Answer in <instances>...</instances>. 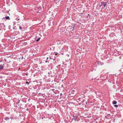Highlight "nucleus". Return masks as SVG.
<instances>
[{
  "mask_svg": "<svg viewBox=\"0 0 123 123\" xmlns=\"http://www.w3.org/2000/svg\"><path fill=\"white\" fill-rule=\"evenodd\" d=\"M49 77L50 76H51V77H53V76L52 75H49Z\"/></svg>",
  "mask_w": 123,
  "mask_h": 123,
  "instance_id": "5701e85b",
  "label": "nucleus"
},
{
  "mask_svg": "<svg viewBox=\"0 0 123 123\" xmlns=\"http://www.w3.org/2000/svg\"><path fill=\"white\" fill-rule=\"evenodd\" d=\"M88 16H90V14H88Z\"/></svg>",
  "mask_w": 123,
  "mask_h": 123,
  "instance_id": "c85d7f7f",
  "label": "nucleus"
},
{
  "mask_svg": "<svg viewBox=\"0 0 123 123\" xmlns=\"http://www.w3.org/2000/svg\"><path fill=\"white\" fill-rule=\"evenodd\" d=\"M40 37H39V38L38 39H37L36 40V41L37 42H38V41L39 40H40Z\"/></svg>",
  "mask_w": 123,
  "mask_h": 123,
  "instance_id": "f8f14e48",
  "label": "nucleus"
},
{
  "mask_svg": "<svg viewBox=\"0 0 123 123\" xmlns=\"http://www.w3.org/2000/svg\"><path fill=\"white\" fill-rule=\"evenodd\" d=\"M110 115V114H108L106 115V116H105V117H106V118H107V117H108H108H109V116Z\"/></svg>",
  "mask_w": 123,
  "mask_h": 123,
  "instance_id": "1a4fd4ad",
  "label": "nucleus"
},
{
  "mask_svg": "<svg viewBox=\"0 0 123 123\" xmlns=\"http://www.w3.org/2000/svg\"><path fill=\"white\" fill-rule=\"evenodd\" d=\"M109 35L110 37H113L115 35V34L114 32L111 33L109 34Z\"/></svg>",
  "mask_w": 123,
  "mask_h": 123,
  "instance_id": "f257e3e1",
  "label": "nucleus"
},
{
  "mask_svg": "<svg viewBox=\"0 0 123 123\" xmlns=\"http://www.w3.org/2000/svg\"><path fill=\"white\" fill-rule=\"evenodd\" d=\"M98 64L99 65H102L104 63L103 62H101L100 61H98L97 62Z\"/></svg>",
  "mask_w": 123,
  "mask_h": 123,
  "instance_id": "7ed1b4c3",
  "label": "nucleus"
},
{
  "mask_svg": "<svg viewBox=\"0 0 123 123\" xmlns=\"http://www.w3.org/2000/svg\"><path fill=\"white\" fill-rule=\"evenodd\" d=\"M63 86L62 85V86H61V87H63Z\"/></svg>",
  "mask_w": 123,
  "mask_h": 123,
  "instance_id": "72a5a7b5",
  "label": "nucleus"
},
{
  "mask_svg": "<svg viewBox=\"0 0 123 123\" xmlns=\"http://www.w3.org/2000/svg\"><path fill=\"white\" fill-rule=\"evenodd\" d=\"M86 102V104H87V102Z\"/></svg>",
  "mask_w": 123,
  "mask_h": 123,
  "instance_id": "f704fd0d",
  "label": "nucleus"
},
{
  "mask_svg": "<svg viewBox=\"0 0 123 123\" xmlns=\"http://www.w3.org/2000/svg\"><path fill=\"white\" fill-rule=\"evenodd\" d=\"M75 25H74V27H73V30H72V31H73V29L75 28Z\"/></svg>",
  "mask_w": 123,
  "mask_h": 123,
  "instance_id": "4be33fe9",
  "label": "nucleus"
},
{
  "mask_svg": "<svg viewBox=\"0 0 123 123\" xmlns=\"http://www.w3.org/2000/svg\"><path fill=\"white\" fill-rule=\"evenodd\" d=\"M67 56H69V55H68V54H67Z\"/></svg>",
  "mask_w": 123,
  "mask_h": 123,
  "instance_id": "b1692460",
  "label": "nucleus"
},
{
  "mask_svg": "<svg viewBox=\"0 0 123 123\" xmlns=\"http://www.w3.org/2000/svg\"><path fill=\"white\" fill-rule=\"evenodd\" d=\"M54 53H55V55H57L58 53H57L56 52H54Z\"/></svg>",
  "mask_w": 123,
  "mask_h": 123,
  "instance_id": "a211bd4d",
  "label": "nucleus"
},
{
  "mask_svg": "<svg viewBox=\"0 0 123 123\" xmlns=\"http://www.w3.org/2000/svg\"><path fill=\"white\" fill-rule=\"evenodd\" d=\"M26 84H28V83L27 82H26Z\"/></svg>",
  "mask_w": 123,
  "mask_h": 123,
  "instance_id": "c756f323",
  "label": "nucleus"
},
{
  "mask_svg": "<svg viewBox=\"0 0 123 123\" xmlns=\"http://www.w3.org/2000/svg\"><path fill=\"white\" fill-rule=\"evenodd\" d=\"M45 62H47V61H45Z\"/></svg>",
  "mask_w": 123,
  "mask_h": 123,
  "instance_id": "c9c22d12",
  "label": "nucleus"
},
{
  "mask_svg": "<svg viewBox=\"0 0 123 123\" xmlns=\"http://www.w3.org/2000/svg\"><path fill=\"white\" fill-rule=\"evenodd\" d=\"M4 17L2 19H4Z\"/></svg>",
  "mask_w": 123,
  "mask_h": 123,
  "instance_id": "ea45409f",
  "label": "nucleus"
},
{
  "mask_svg": "<svg viewBox=\"0 0 123 123\" xmlns=\"http://www.w3.org/2000/svg\"><path fill=\"white\" fill-rule=\"evenodd\" d=\"M105 2H104L103 1H102V2H101V4H102V5H101V6H102V5H103L104 3H105Z\"/></svg>",
  "mask_w": 123,
  "mask_h": 123,
  "instance_id": "4468645a",
  "label": "nucleus"
},
{
  "mask_svg": "<svg viewBox=\"0 0 123 123\" xmlns=\"http://www.w3.org/2000/svg\"><path fill=\"white\" fill-rule=\"evenodd\" d=\"M108 82H111V80H108Z\"/></svg>",
  "mask_w": 123,
  "mask_h": 123,
  "instance_id": "dca6fc26",
  "label": "nucleus"
},
{
  "mask_svg": "<svg viewBox=\"0 0 123 123\" xmlns=\"http://www.w3.org/2000/svg\"><path fill=\"white\" fill-rule=\"evenodd\" d=\"M48 74H50V73L49 72L48 73Z\"/></svg>",
  "mask_w": 123,
  "mask_h": 123,
  "instance_id": "2f4dec72",
  "label": "nucleus"
},
{
  "mask_svg": "<svg viewBox=\"0 0 123 123\" xmlns=\"http://www.w3.org/2000/svg\"><path fill=\"white\" fill-rule=\"evenodd\" d=\"M117 103V102L116 101H114L112 102V103L114 105H115Z\"/></svg>",
  "mask_w": 123,
  "mask_h": 123,
  "instance_id": "0eeeda50",
  "label": "nucleus"
},
{
  "mask_svg": "<svg viewBox=\"0 0 123 123\" xmlns=\"http://www.w3.org/2000/svg\"><path fill=\"white\" fill-rule=\"evenodd\" d=\"M0 25L1 26H2L3 25L4 26V27H5V25H4V23L0 24Z\"/></svg>",
  "mask_w": 123,
  "mask_h": 123,
  "instance_id": "9d476101",
  "label": "nucleus"
},
{
  "mask_svg": "<svg viewBox=\"0 0 123 123\" xmlns=\"http://www.w3.org/2000/svg\"><path fill=\"white\" fill-rule=\"evenodd\" d=\"M107 2H105L104 3L103 5L104 7H105L107 5Z\"/></svg>",
  "mask_w": 123,
  "mask_h": 123,
  "instance_id": "6e6552de",
  "label": "nucleus"
},
{
  "mask_svg": "<svg viewBox=\"0 0 123 123\" xmlns=\"http://www.w3.org/2000/svg\"><path fill=\"white\" fill-rule=\"evenodd\" d=\"M74 121H76V119H75H75H74Z\"/></svg>",
  "mask_w": 123,
  "mask_h": 123,
  "instance_id": "cd10ccee",
  "label": "nucleus"
},
{
  "mask_svg": "<svg viewBox=\"0 0 123 123\" xmlns=\"http://www.w3.org/2000/svg\"><path fill=\"white\" fill-rule=\"evenodd\" d=\"M62 93H61L60 94V97H62Z\"/></svg>",
  "mask_w": 123,
  "mask_h": 123,
  "instance_id": "aec40b11",
  "label": "nucleus"
},
{
  "mask_svg": "<svg viewBox=\"0 0 123 123\" xmlns=\"http://www.w3.org/2000/svg\"><path fill=\"white\" fill-rule=\"evenodd\" d=\"M4 64H3V65H2V64L0 65V70H1L2 69H3V65Z\"/></svg>",
  "mask_w": 123,
  "mask_h": 123,
  "instance_id": "423d86ee",
  "label": "nucleus"
},
{
  "mask_svg": "<svg viewBox=\"0 0 123 123\" xmlns=\"http://www.w3.org/2000/svg\"><path fill=\"white\" fill-rule=\"evenodd\" d=\"M4 119L6 121L9 120L10 119L8 117H5L4 118Z\"/></svg>",
  "mask_w": 123,
  "mask_h": 123,
  "instance_id": "20e7f679",
  "label": "nucleus"
},
{
  "mask_svg": "<svg viewBox=\"0 0 123 123\" xmlns=\"http://www.w3.org/2000/svg\"><path fill=\"white\" fill-rule=\"evenodd\" d=\"M26 110L27 111H28V108L26 109Z\"/></svg>",
  "mask_w": 123,
  "mask_h": 123,
  "instance_id": "a878e982",
  "label": "nucleus"
},
{
  "mask_svg": "<svg viewBox=\"0 0 123 123\" xmlns=\"http://www.w3.org/2000/svg\"><path fill=\"white\" fill-rule=\"evenodd\" d=\"M73 91V92H74L75 91L74 90H72Z\"/></svg>",
  "mask_w": 123,
  "mask_h": 123,
  "instance_id": "bb28decb",
  "label": "nucleus"
},
{
  "mask_svg": "<svg viewBox=\"0 0 123 123\" xmlns=\"http://www.w3.org/2000/svg\"><path fill=\"white\" fill-rule=\"evenodd\" d=\"M19 29L20 30H21L22 29V28L21 26H19Z\"/></svg>",
  "mask_w": 123,
  "mask_h": 123,
  "instance_id": "2eb2a0df",
  "label": "nucleus"
},
{
  "mask_svg": "<svg viewBox=\"0 0 123 123\" xmlns=\"http://www.w3.org/2000/svg\"><path fill=\"white\" fill-rule=\"evenodd\" d=\"M10 119H11V120L13 118V117H11L10 118H9Z\"/></svg>",
  "mask_w": 123,
  "mask_h": 123,
  "instance_id": "6ab92c4d",
  "label": "nucleus"
},
{
  "mask_svg": "<svg viewBox=\"0 0 123 123\" xmlns=\"http://www.w3.org/2000/svg\"><path fill=\"white\" fill-rule=\"evenodd\" d=\"M50 59H51V58H50Z\"/></svg>",
  "mask_w": 123,
  "mask_h": 123,
  "instance_id": "a19ab883",
  "label": "nucleus"
},
{
  "mask_svg": "<svg viewBox=\"0 0 123 123\" xmlns=\"http://www.w3.org/2000/svg\"><path fill=\"white\" fill-rule=\"evenodd\" d=\"M73 117H74V118H77L78 117V116H74L73 115Z\"/></svg>",
  "mask_w": 123,
  "mask_h": 123,
  "instance_id": "9b49d317",
  "label": "nucleus"
},
{
  "mask_svg": "<svg viewBox=\"0 0 123 123\" xmlns=\"http://www.w3.org/2000/svg\"><path fill=\"white\" fill-rule=\"evenodd\" d=\"M2 61H0V62H1Z\"/></svg>",
  "mask_w": 123,
  "mask_h": 123,
  "instance_id": "e433bc0d",
  "label": "nucleus"
},
{
  "mask_svg": "<svg viewBox=\"0 0 123 123\" xmlns=\"http://www.w3.org/2000/svg\"><path fill=\"white\" fill-rule=\"evenodd\" d=\"M47 85V86H48V85ZM48 86H50V85H48Z\"/></svg>",
  "mask_w": 123,
  "mask_h": 123,
  "instance_id": "4c0bfd02",
  "label": "nucleus"
},
{
  "mask_svg": "<svg viewBox=\"0 0 123 123\" xmlns=\"http://www.w3.org/2000/svg\"><path fill=\"white\" fill-rule=\"evenodd\" d=\"M48 59V57H47V59Z\"/></svg>",
  "mask_w": 123,
  "mask_h": 123,
  "instance_id": "7c9ffc66",
  "label": "nucleus"
},
{
  "mask_svg": "<svg viewBox=\"0 0 123 123\" xmlns=\"http://www.w3.org/2000/svg\"><path fill=\"white\" fill-rule=\"evenodd\" d=\"M53 60V61H55V59H54Z\"/></svg>",
  "mask_w": 123,
  "mask_h": 123,
  "instance_id": "473e14b6",
  "label": "nucleus"
},
{
  "mask_svg": "<svg viewBox=\"0 0 123 123\" xmlns=\"http://www.w3.org/2000/svg\"><path fill=\"white\" fill-rule=\"evenodd\" d=\"M114 106L116 107H118V105H114Z\"/></svg>",
  "mask_w": 123,
  "mask_h": 123,
  "instance_id": "f3484780",
  "label": "nucleus"
},
{
  "mask_svg": "<svg viewBox=\"0 0 123 123\" xmlns=\"http://www.w3.org/2000/svg\"><path fill=\"white\" fill-rule=\"evenodd\" d=\"M5 19H7V20H9L10 19V18L8 16H7L6 17H5Z\"/></svg>",
  "mask_w": 123,
  "mask_h": 123,
  "instance_id": "39448f33",
  "label": "nucleus"
},
{
  "mask_svg": "<svg viewBox=\"0 0 123 123\" xmlns=\"http://www.w3.org/2000/svg\"><path fill=\"white\" fill-rule=\"evenodd\" d=\"M51 90L53 92H54V93H56L55 92V89H51Z\"/></svg>",
  "mask_w": 123,
  "mask_h": 123,
  "instance_id": "ddd939ff",
  "label": "nucleus"
},
{
  "mask_svg": "<svg viewBox=\"0 0 123 123\" xmlns=\"http://www.w3.org/2000/svg\"><path fill=\"white\" fill-rule=\"evenodd\" d=\"M88 18V16H87V18Z\"/></svg>",
  "mask_w": 123,
  "mask_h": 123,
  "instance_id": "58836bf2",
  "label": "nucleus"
},
{
  "mask_svg": "<svg viewBox=\"0 0 123 123\" xmlns=\"http://www.w3.org/2000/svg\"><path fill=\"white\" fill-rule=\"evenodd\" d=\"M39 94H40L39 96H41V95L42 98H45V95H44L41 94H40V93H39Z\"/></svg>",
  "mask_w": 123,
  "mask_h": 123,
  "instance_id": "f03ea898",
  "label": "nucleus"
},
{
  "mask_svg": "<svg viewBox=\"0 0 123 123\" xmlns=\"http://www.w3.org/2000/svg\"><path fill=\"white\" fill-rule=\"evenodd\" d=\"M17 19L18 20H19V18H17Z\"/></svg>",
  "mask_w": 123,
  "mask_h": 123,
  "instance_id": "393cba45",
  "label": "nucleus"
},
{
  "mask_svg": "<svg viewBox=\"0 0 123 123\" xmlns=\"http://www.w3.org/2000/svg\"><path fill=\"white\" fill-rule=\"evenodd\" d=\"M11 26L10 25H9L8 26V28L9 29H10L11 28Z\"/></svg>",
  "mask_w": 123,
  "mask_h": 123,
  "instance_id": "412c9836",
  "label": "nucleus"
}]
</instances>
